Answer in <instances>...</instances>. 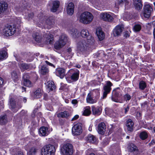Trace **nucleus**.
Segmentation results:
<instances>
[{
    "label": "nucleus",
    "mask_w": 155,
    "mask_h": 155,
    "mask_svg": "<svg viewBox=\"0 0 155 155\" xmlns=\"http://www.w3.org/2000/svg\"><path fill=\"white\" fill-rule=\"evenodd\" d=\"M39 20L36 24L40 27L49 28L54 23V19L52 17H48L41 13L38 15Z\"/></svg>",
    "instance_id": "obj_1"
},
{
    "label": "nucleus",
    "mask_w": 155,
    "mask_h": 155,
    "mask_svg": "<svg viewBox=\"0 0 155 155\" xmlns=\"http://www.w3.org/2000/svg\"><path fill=\"white\" fill-rule=\"evenodd\" d=\"M93 18V16L91 12L87 11L81 14L80 18V21L84 24H87L91 22Z\"/></svg>",
    "instance_id": "obj_2"
},
{
    "label": "nucleus",
    "mask_w": 155,
    "mask_h": 155,
    "mask_svg": "<svg viewBox=\"0 0 155 155\" xmlns=\"http://www.w3.org/2000/svg\"><path fill=\"white\" fill-rule=\"evenodd\" d=\"M56 151L55 147L51 144H48L43 147L41 150L42 155H54Z\"/></svg>",
    "instance_id": "obj_3"
},
{
    "label": "nucleus",
    "mask_w": 155,
    "mask_h": 155,
    "mask_svg": "<svg viewBox=\"0 0 155 155\" xmlns=\"http://www.w3.org/2000/svg\"><path fill=\"white\" fill-rule=\"evenodd\" d=\"M60 152L61 155H72L73 152V146L70 143L64 144L61 148Z\"/></svg>",
    "instance_id": "obj_4"
},
{
    "label": "nucleus",
    "mask_w": 155,
    "mask_h": 155,
    "mask_svg": "<svg viewBox=\"0 0 155 155\" xmlns=\"http://www.w3.org/2000/svg\"><path fill=\"white\" fill-rule=\"evenodd\" d=\"M68 38L64 34L61 35L59 38V39L54 44V48L56 49H59L63 47L68 41Z\"/></svg>",
    "instance_id": "obj_5"
},
{
    "label": "nucleus",
    "mask_w": 155,
    "mask_h": 155,
    "mask_svg": "<svg viewBox=\"0 0 155 155\" xmlns=\"http://www.w3.org/2000/svg\"><path fill=\"white\" fill-rule=\"evenodd\" d=\"M16 31V28L14 25H9L4 28L3 30V33L6 36H11L13 35Z\"/></svg>",
    "instance_id": "obj_6"
},
{
    "label": "nucleus",
    "mask_w": 155,
    "mask_h": 155,
    "mask_svg": "<svg viewBox=\"0 0 155 155\" xmlns=\"http://www.w3.org/2000/svg\"><path fill=\"white\" fill-rule=\"evenodd\" d=\"M91 44L88 42L86 43L85 41L82 40L79 41L78 44L77 48L79 52L84 53L88 49L89 45Z\"/></svg>",
    "instance_id": "obj_7"
},
{
    "label": "nucleus",
    "mask_w": 155,
    "mask_h": 155,
    "mask_svg": "<svg viewBox=\"0 0 155 155\" xmlns=\"http://www.w3.org/2000/svg\"><path fill=\"white\" fill-rule=\"evenodd\" d=\"M81 36L84 38H86L88 42L91 44H93L94 41V38L90 34L87 30L83 29L81 32Z\"/></svg>",
    "instance_id": "obj_8"
},
{
    "label": "nucleus",
    "mask_w": 155,
    "mask_h": 155,
    "mask_svg": "<svg viewBox=\"0 0 155 155\" xmlns=\"http://www.w3.org/2000/svg\"><path fill=\"white\" fill-rule=\"evenodd\" d=\"M113 85V84L110 81H106V84L103 87V92L102 98L104 99L107 96L111 90V87Z\"/></svg>",
    "instance_id": "obj_9"
},
{
    "label": "nucleus",
    "mask_w": 155,
    "mask_h": 155,
    "mask_svg": "<svg viewBox=\"0 0 155 155\" xmlns=\"http://www.w3.org/2000/svg\"><path fill=\"white\" fill-rule=\"evenodd\" d=\"M94 92L92 93H89L87 96L86 98L87 102L91 104L95 103L97 102V100L99 97V92L97 91V95L95 96V98H94Z\"/></svg>",
    "instance_id": "obj_10"
},
{
    "label": "nucleus",
    "mask_w": 155,
    "mask_h": 155,
    "mask_svg": "<svg viewBox=\"0 0 155 155\" xmlns=\"http://www.w3.org/2000/svg\"><path fill=\"white\" fill-rule=\"evenodd\" d=\"M143 15L144 18H149L150 16L151 12L153 9L151 6L149 4L145 5L143 8Z\"/></svg>",
    "instance_id": "obj_11"
},
{
    "label": "nucleus",
    "mask_w": 155,
    "mask_h": 155,
    "mask_svg": "<svg viewBox=\"0 0 155 155\" xmlns=\"http://www.w3.org/2000/svg\"><path fill=\"white\" fill-rule=\"evenodd\" d=\"M82 124L78 123L75 124L72 128V133L76 135L80 134L82 132Z\"/></svg>",
    "instance_id": "obj_12"
},
{
    "label": "nucleus",
    "mask_w": 155,
    "mask_h": 155,
    "mask_svg": "<svg viewBox=\"0 0 155 155\" xmlns=\"http://www.w3.org/2000/svg\"><path fill=\"white\" fill-rule=\"evenodd\" d=\"M100 18L105 21L111 22L113 20V18L109 13L107 12H103L100 15Z\"/></svg>",
    "instance_id": "obj_13"
},
{
    "label": "nucleus",
    "mask_w": 155,
    "mask_h": 155,
    "mask_svg": "<svg viewBox=\"0 0 155 155\" xmlns=\"http://www.w3.org/2000/svg\"><path fill=\"white\" fill-rule=\"evenodd\" d=\"M10 104L11 108L14 112H16L21 107V104H17L12 99H11L10 100Z\"/></svg>",
    "instance_id": "obj_14"
},
{
    "label": "nucleus",
    "mask_w": 155,
    "mask_h": 155,
    "mask_svg": "<svg viewBox=\"0 0 155 155\" xmlns=\"http://www.w3.org/2000/svg\"><path fill=\"white\" fill-rule=\"evenodd\" d=\"M32 36L35 40L37 42L40 43L44 41L43 38L38 32L34 31L33 34Z\"/></svg>",
    "instance_id": "obj_15"
},
{
    "label": "nucleus",
    "mask_w": 155,
    "mask_h": 155,
    "mask_svg": "<svg viewBox=\"0 0 155 155\" xmlns=\"http://www.w3.org/2000/svg\"><path fill=\"white\" fill-rule=\"evenodd\" d=\"M120 96V91H118L117 89H114L112 91L111 99L114 101L118 102V97Z\"/></svg>",
    "instance_id": "obj_16"
},
{
    "label": "nucleus",
    "mask_w": 155,
    "mask_h": 155,
    "mask_svg": "<svg viewBox=\"0 0 155 155\" xmlns=\"http://www.w3.org/2000/svg\"><path fill=\"white\" fill-rule=\"evenodd\" d=\"M44 37L46 38V41L47 43L51 44L54 41L53 35L50 34L48 31H47L45 34L44 35Z\"/></svg>",
    "instance_id": "obj_17"
},
{
    "label": "nucleus",
    "mask_w": 155,
    "mask_h": 155,
    "mask_svg": "<svg viewBox=\"0 0 155 155\" xmlns=\"http://www.w3.org/2000/svg\"><path fill=\"white\" fill-rule=\"evenodd\" d=\"M65 71L64 69L59 68L57 69L55 71L56 75L61 78H63L65 75Z\"/></svg>",
    "instance_id": "obj_18"
},
{
    "label": "nucleus",
    "mask_w": 155,
    "mask_h": 155,
    "mask_svg": "<svg viewBox=\"0 0 155 155\" xmlns=\"http://www.w3.org/2000/svg\"><path fill=\"white\" fill-rule=\"evenodd\" d=\"M123 25H117L114 30V34L115 36L120 35L123 29Z\"/></svg>",
    "instance_id": "obj_19"
},
{
    "label": "nucleus",
    "mask_w": 155,
    "mask_h": 155,
    "mask_svg": "<svg viewBox=\"0 0 155 155\" xmlns=\"http://www.w3.org/2000/svg\"><path fill=\"white\" fill-rule=\"evenodd\" d=\"M42 94V91L40 88H38L34 92L32 96L34 98H40Z\"/></svg>",
    "instance_id": "obj_20"
},
{
    "label": "nucleus",
    "mask_w": 155,
    "mask_h": 155,
    "mask_svg": "<svg viewBox=\"0 0 155 155\" xmlns=\"http://www.w3.org/2000/svg\"><path fill=\"white\" fill-rule=\"evenodd\" d=\"M74 11V5L73 3L70 2L68 5L67 8V12L68 14L72 15Z\"/></svg>",
    "instance_id": "obj_21"
},
{
    "label": "nucleus",
    "mask_w": 155,
    "mask_h": 155,
    "mask_svg": "<svg viewBox=\"0 0 155 155\" xmlns=\"http://www.w3.org/2000/svg\"><path fill=\"white\" fill-rule=\"evenodd\" d=\"M126 125L128 131H132L133 130L134 123L131 119H129L127 120Z\"/></svg>",
    "instance_id": "obj_22"
},
{
    "label": "nucleus",
    "mask_w": 155,
    "mask_h": 155,
    "mask_svg": "<svg viewBox=\"0 0 155 155\" xmlns=\"http://www.w3.org/2000/svg\"><path fill=\"white\" fill-rule=\"evenodd\" d=\"M39 132L40 135L42 136H46L49 134L48 128L45 127H41L39 129Z\"/></svg>",
    "instance_id": "obj_23"
},
{
    "label": "nucleus",
    "mask_w": 155,
    "mask_h": 155,
    "mask_svg": "<svg viewBox=\"0 0 155 155\" xmlns=\"http://www.w3.org/2000/svg\"><path fill=\"white\" fill-rule=\"evenodd\" d=\"M105 128L106 126L104 123H100L98 126V133L100 134H104L105 131Z\"/></svg>",
    "instance_id": "obj_24"
},
{
    "label": "nucleus",
    "mask_w": 155,
    "mask_h": 155,
    "mask_svg": "<svg viewBox=\"0 0 155 155\" xmlns=\"http://www.w3.org/2000/svg\"><path fill=\"white\" fill-rule=\"evenodd\" d=\"M102 109L100 107H95L94 106L92 107V111L93 114L96 116L100 115L101 113Z\"/></svg>",
    "instance_id": "obj_25"
},
{
    "label": "nucleus",
    "mask_w": 155,
    "mask_h": 155,
    "mask_svg": "<svg viewBox=\"0 0 155 155\" xmlns=\"http://www.w3.org/2000/svg\"><path fill=\"white\" fill-rule=\"evenodd\" d=\"M76 71L73 73L71 76V78L74 81H77L79 78V72L77 69H76Z\"/></svg>",
    "instance_id": "obj_26"
},
{
    "label": "nucleus",
    "mask_w": 155,
    "mask_h": 155,
    "mask_svg": "<svg viewBox=\"0 0 155 155\" xmlns=\"http://www.w3.org/2000/svg\"><path fill=\"white\" fill-rule=\"evenodd\" d=\"M96 33L100 41H102L104 39V35L103 32L101 30L97 29L96 30Z\"/></svg>",
    "instance_id": "obj_27"
},
{
    "label": "nucleus",
    "mask_w": 155,
    "mask_h": 155,
    "mask_svg": "<svg viewBox=\"0 0 155 155\" xmlns=\"http://www.w3.org/2000/svg\"><path fill=\"white\" fill-rule=\"evenodd\" d=\"M8 5L6 3L2 2L0 3V14L3 13L7 8Z\"/></svg>",
    "instance_id": "obj_28"
},
{
    "label": "nucleus",
    "mask_w": 155,
    "mask_h": 155,
    "mask_svg": "<svg viewBox=\"0 0 155 155\" xmlns=\"http://www.w3.org/2000/svg\"><path fill=\"white\" fill-rule=\"evenodd\" d=\"M46 86L49 91L53 90L55 88V86L54 84V82L52 81H48L47 83Z\"/></svg>",
    "instance_id": "obj_29"
},
{
    "label": "nucleus",
    "mask_w": 155,
    "mask_h": 155,
    "mask_svg": "<svg viewBox=\"0 0 155 155\" xmlns=\"http://www.w3.org/2000/svg\"><path fill=\"white\" fill-rule=\"evenodd\" d=\"M53 6L51 10L53 12H56L59 7L60 2L58 1H54L53 2Z\"/></svg>",
    "instance_id": "obj_30"
},
{
    "label": "nucleus",
    "mask_w": 155,
    "mask_h": 155,
    "mask_svg": "<svg viewBox=\"0 0 155 155\" xmlns=\"http://www.w3.org/2000/svg\"><path fill=\"white\" fill-rule=\"evenodd\" d=\"M18 66L22 72H23L25 70L28 69L30 67L28 64L25 63H19Z\"/></svg>",
    "instance_id": "obj_31"
},
{
    "label": "nucleus",
    "mask_w": 155,
    "mask_h": 155,
    "mask_svg": "<svg viewBox=\"0 0 155 155\" xmlns=\"http://www.w3.org/2000/svg\"><path fill=\"white\" fill-rule=\"evenodd\" d=\"M86 140L89 142L93 143L96 141V139L94 135L89 134L87 137Z\"/></svg>",
    "instance_id": "obj_32"
},
{
    "label": "nucleus",
    "mask_w": 155,
    "mask_h": 155,
    "mask_svg": "<svg viewBox=\"0 0 155 155\" xmlns=\"http://www.w3.org/2000/svg\"><path fill=\"white\" fill-rule=\"evenodd\" d=\"M23 4V5L21 7L20 6L17 10L19 11L25 12L26 13L28 10V9L26 7L27 5V4L25 2Z\"/></svg>",
    "instance_id": "obj_33"
},
{
    "label": "nucleus",
    "mask_w": 155,
    "mask_h": 155,
    "mask_svg": "<svg viewBox=\"0 0 155 155\" xmlns=\"http://www.w3.org/2000/svg\"><path fill=\"white\" fill-rule=\"evenodd\" d=\"M139 136L141 140H144L147 138L148 135L146 131H143L140 133Z\"/></svg>",
    "instance_id": "obj_34"
},
{
    "label": "nucleus",
    "mask_w": 155,
    "mask_h": 155,
    "mask_svg": "<svg viewBox=\"0 0 155 155\" xmlns=\"http://www.w3.org/2000/svg\"><path fill=\"white\" fill-rule=\"evenodd\" d=\"M147 87V84L143 80L141 81L139 83V87L141 90H143Z\"/></svg>",
    "instance_id": "obj_35"
},
{
    "label": "nucleus",
    "mask_w": 155,
    "mask_h": 155,
    "mask_svg": "<svg viewBox=\"0 0 155 155\" xmlns=\"http://www.w3.org/2000/svg\"><path fill=\"white\" fill-rule=\"evenodd\" d=\"M49 71L47 67L45 65H44L42 67L40 72L41 74L45 75L48 73Z\"/></svg>",
    "instance_id": "obj_36"
},
{
    "label": "nucleus",
    "mask_w": 155,
    "mask_h": 155,
    "mask_svg": "<svg viewBox=\"0 0 155 155\" xmlns=\"http://www.w3.org/2000/svg\"><path fill=\"white\" fill-rule=\"evenodd\" d=\"M7 122V116L6 115L0 116V124L4 125Z\"/></svg>",
    "instance_id": "obj_37"
},
{
    "label": "nucleus",
    "mask_w": 155,
    "mask_h": 155,
    "mask_svg": "<svg viewBox=\"0 0 155 155\" xmlns=\"http://www.w3.org/2000/svg\"><path fill=\"white\" fill-rule=\"evenodd\" d=\"M69 115V113L66 111H64L58 114L57 116L58 117L67 118Z\"/></svg>",
    "instance_id": "obj_38"
},
{
    "label": "nucleus",
    "mask_w": 155,
    "mask_h": 155,
    "mask_svg": "<svg viewBox=\"0 0 155 155\" xmlns=\"http://www.w3.org/2000/svg\"><path fill=\"white\" fill-rule=\"evenodd\" d=\"M37 149L35 147L31 148L27 153V155H35Z\"/></svg>",
    "instance_id": "obj_39"
},
{
    "label": "nucleus",
    "mask_w": 155,
    "mask_h": 155,
    "mask_svg": "<svg viewBox=\"0 0 155 155\" xmlns=\"http://www.w3.org/2000/svg\"><path fill=\"white\" fill-rule=\"evenodd\" d=\"M128 149L129 151L130 152L135 151L136 150V146L133 143H130L128 144Z\"/></svg>",
    "instance_id": "obj_40"
},
{
    "label": "nucleus",
    "mask_w": 155,
    "mask_h": 155,
    "mask_svg": "<svg viewBox=\"0 0 155 155\" xmlns=\"http://www.w3.org/2000/svg\"><path fill=\"white\" fill-rule=\"evenodd\" d=\"M142 7L141 0H136V10H140Z\"/></svg>",
    "instance_id": "obj_41"
},
{
    "label": "nucleus",
    "mask_w": 155,
    "mask_h": 155,
    "mask_svg": "<svg viewBox=\"0 0 155 155\" xmlns=\"http://www.w3.org/2000/svg\"><path fill=\"white\" fill-rule=\"evenodd\" d=\"M91 113L90 108L89 107H86L84 109V110L83 112V115L84 116H89Z\"/></svg>",
    "instance_id": "obj_42"
},
{
    "label": "nucleus",
    "mask_w": 155,
    "mask_h": 155,
    "mask_svg": "<svg viewBox=\"0 0 155 155\" xmlns=\"http://www.w3.org/2000/svg\"><path fill=\"white\" fill-rule=\"evenodd\" d=\"M124 3H125V5H127L128 2L127 0H117L116 3V5L117 4L118 5H123Z\"/></svg>",
    "instance_id": "obj_43"
},
{
    "label": "nucleus",
    "mask_w": 155,
    "mask_h": 155,
    "mask_svg": "<svg viewBox=\"0 0 155 155\" xmlns=\"http://www.w3.org/2000/svg\"><path fill=\"white\" fill-rule=\"evenodd\" d=\"M24 84L25 86L28 87H30L33 86L32 83L28 79L24 80Z\"/></svg>",
    "instance_id": "obj_44"
},
{
    "label": "nucleus",
    "mask_w": 155,
    "mask_h": 155,
    "mask_svg": "<svg viewBox=\"0 0 155 155\" xmlns=\"http://www.w3.org/2000/svg\"><path fill=\"white\" fill-rule=\"evenodd\" d=\"M12 77L14 81H17L18 78V75L15 71H13L12 73Z\"/></svg>",
    "instance_id": "obj_45"
},
{
    "label": "nucleus",
    "mask_w": 155,
    "mask_h": 155,
    "mask_svg": "<svg viewBox=\"0 0 155 155\" xmlns=\"http://www.w3.org/2000/svg\"><path fill=\"white\" fill-rule=\"evenodd\" d=\"M142 25V24L139 22H136V32L140 31L141 30Z\"/></svg>",
    "instance_id": "obj_46"
},
{
    "label": "nucleus",
    "mask_w": 155,
    "mask_h": 155,
    "mask_svg": "<svg viewBox=\"0 0 155 155\" xmlns=\"http://www.w3.org/2000/svg\"><path fill=\"white\" fill-rule=\"evenodd\" d=\"M6 52L5 51H3L0 52V60L3 59L6 56Z\"/></svg>",
    "instance_id": "obj_47"
},
{
    "label": "nucleus",
    "mask_w": 155,
    "mask_h": 155,
    "mask_svg": "<svg viewBox=\"0 0 155 155\" xmlns=\"http://www.w3.org/2000/svg\"><path fill=\"white\" fill-rule=\"evenodd\" d=\"M25 16L26 18L28 19H31L33 17L34 14L32 12L28 13V14H25Z\"/></svg>",
    "instance_id": "obj_48"
},
{
    "label": "nucleus",
    "mask_w": 155,
    "mask_h": 155,
    "mask_svg": "<svg viewBox=\"0 0 155 155\" xmlns=\"http://www.w3.org/2000/svg\"><path fill=\"white\" fill-rule=\"evenodd\" d=\"M77 30L75 29H73L71 31V33L73 37H75L77 36Z\"/></svg>",
    "instance_id": "obj_49"
},
{
    "label": "nucleus",
    "mask_w": 155,
    "mask_h": 155,
    "mask_svg": "<svg viewBox=\"0 0 155 155\" xmlns=\"http://www.w3.org/2000/svg\"><path fill=\"white\" fill-rule=\"evenodd\" d=\"M29 78V76L28 73H25L24 74L23 78V80H28Z\"/></svg>",
    "instance_id": "obj_50"
},
{
    "label": "nucleus",
    "mask_w": 155,
    "mask_h": 155,
    "mask_svg": "<svg viewBox=\"0 0 155 155\" xmlns=\"http://www.w3.org/2000/svg\"><path fill=\"white\" fill-rule=\"evenodd\" d=\"M141 105L142 108H145L148 106V102L147 101H145L143 103L141 104Z\"/></svg>",
    "instance_id": "obj_51"
},
{
    "label": "nucleus",
    "mask_w": 155,
    "mask_h": 155,
    "mask_svg": "<svg viewBox=\"0 0 155 155\" xmlns=\"http://www.w3.org/2000/svg\"><path fill=\"white\" fill-rule=\"evenodd\" d=\"M124 98L126 101H129L131 98V97L129 94H127L124 95Z\"/></svg>",
    "instance_id": "obj_52"
},
{
    "label": "nucleus",
    "mask_w": 155,
    "mask_h": 155,
    "mask_svg": "<svg viewBox=\"0 0 155 155\" xmlns=\"http://www.w3.org/2000/svg\"><path fill=\"white\" fill-rule=\"evenodd\" d=\"M124 110V113L125 114H127V112L129 110V107L128 105H127L124 107L123 108Z\"/></svg>",
    "instance_id": "obj_53"
},
{
    "label": "nucleus",
    "mask_w": 155,
    "mask_h": 155,
    "mask_svg": "<svg viewBox=\"0 0 155 155\" xmlns=\"http://www.w3.org/2000/svg\"><path fill=\"white\" fill-rule=\"evenodd\" d=\"M72 50L71 48H68L67 49V52L70 54L71 57L73 55L74 53H72L71 52Z\"/></svg>",
    "instance_id": "obj_54"
},
{
    "label": "nucleus",
    "mask_w": 155,
    "mask_h": 155,
    "mask_svg": "<svg viewBox=\"0 0 155 155\" xmlns=\"http://www.w3.org/2000/svg\"><path fill=\"white\" fill-rule=\"evenodd\" d=\"M45 62L48 65L53 67L54 68H55V66L49 62L48 61H45Z\"/></svg>",
    "instance_id": "obj_55"
},
{
    "label": "nucleus",
    "mask_w": 155,
    "mask_h": 155,
    "mask_svg": "<svg viewBox=\"0 0 155 155\" xmlns=\"http://www.w3.org/2000/svg\"><path fill=\"white\" fill-rule=\"evenodd\" d=\"M136 155H143L142 153V151H141L140 153H138L139 152V150L137 148V147H136Z\"/></svg>",
    "instance_id": "obj_56"
},
{
    "label": "nucleus",
    "mask_w": 155,
    "mask_h": 155,
    "mask_svg": "<svg viewBox=\"0 0 155 155\" xmlns=\"http://www.w3.org/2000/svg\"><path fill=\"white\" fill-rule=\"evenodd\" d=\"M79 117V116L78 115H75L74 117L71 120L73 121L78 119Z\"/></svg>",
    "instance_id": "obj_57"
},
{
    "label": "nucleus",
    "mask_w": 155,
    "mask_h": 155,
    "mask_svg": "<svg viewBox=\"0 0 155 155\" xmlns=\"http://www.w3.org/2000/svg\"><path fill=\"white\" fill-rule=\"evenodd\" d=\"M124 36L126 38L128 37L129 36V34L128 31H127L125 32Z\"/></svg>",
    "instance_id": "obj_58"
},
{
    "label": "nucleus",
    "mask_w": 155,
    "mask_h": 155,
    "mask_svg": "<svg viewBox=\"0 0 155 155\" xmlns=\"http://www.w3.org/2000/svg\"><path fill=\"white\" fill-rule=\"evenodd\" d=\"M71 103L75 105L78 103V101L76 99H73Z\"/></svg>",
    "instance_id": "obj_59"
},
{
    "label": "nucleus",
    "mask_w": 155,
    "mask_h": 155,
    "mask_svg": "<svg viewBox=\"0 0 155 155\" xmlns=\"http://www.w3.org/2000/svg\"><path fill=\"white\" fill-rule=\"evenodd\" d=\"M142 115L141 113L139 112H136V116L140 118Z\"/></svg>",
    "instance_id": "obj_60"
},
{
    "label": "nucleus",
    "mask_w": 155,
    "mask_h": 155,
    "mask_svg": "<svg viewBox=\"0 0 155 155\" xmlns=\"http://www.w3.org/2000/svg\"><path fill=\"white\" fill-rule=\"evenodd\" d=\"M95 4L97 6H99V7L101 6V3L100 2V1L99 2V1H97L95 2Z\"/></svg>",
    "instance_id": "obj_61"
},
{
    "label": "nucleus",
    "mask_w": 155,
    "mask_h": 155,
    "mask_svg": "<svg viewBox=\"0 0 155 155\" xmlns=\"http://www.w3.org/2000/svg\"><path fill=\"white\" fill-rule=\"evenodd\" d=\"M3 83V78L0 77V86L2 85Z\"/></svg>",
    "instance_id": "obj_62"
},
{
    "label": "nucleus",
    "mask_w": 155,
    "mask_h": 155,
    "mask_svg": "<svg viewBox=\"0 0 155 155\" xmlns=\"http://www.w3.org/2000/svg\"><path fill=\"white\" fill-rule=\"evenodd\" d=\"M47 95L46 94H45L44 95V99L45 100H47L48 98H47Z\"/></svg>",
    "instance_id": "obj_63"
},
{
    "label": "nucleus",
    "mask_w": 155,
    "mask_h": 155,
    "mask_svg": "<svg viewBox=\"0 0 155 155\" xmlns=\"http://www.w3.org/2000/svg\"><path fill=\"white\" fill-rule=\"evenodd\" d=\"M21 99L22 100H23V101L24 103H26L27 101V99L25 97H24L23 98H22Z\"/></svg>",
    "instance_id": "obj_64"
}]
</instances>
